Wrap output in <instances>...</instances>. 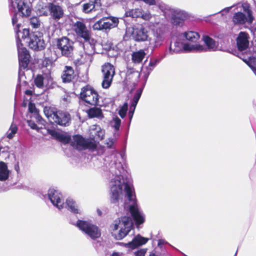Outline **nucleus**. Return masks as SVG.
I'll return each mask as SVG.
<instances>
[{"label": "nucleus", "mask_w": 256, "mask_h": 256, "mask_svg": "<svg viewBox=\"0 0 256 256\" xmlns=\"http://www.w3.org/2000/svg\"><path fill=\"white\" fill-rule=\"evenodd\" d=\"M248 34L246 32H240L236 38L238 48L240 51L246 50L249 45Z\"/></svg>", "instance_id": "16"}, {"label": "nucleus", "mask_w": 256, "mask_h": 256, "mask_svg": "<svg viewBox=\"0 0 256 256\" xmlns=\"http://www.w3.org/2000/svg\"><path fill=\"white\" fill-rule=\"evenodd\" d=\"M202 40L207 48L199 44L192 45L184 44V49L186 51L196 50V52H206L207 49L209 50H214L216 49V42L212 38H210L208 36H204Z\"/></svg>", "instance_id": "11"}, {"label": "nucleus", "mask_w": 256, "mask_h": 256, "mask_svg": "<svg viewBox=\"0 0 256 256\" xmlns=\"http://www.w3.org/2000/svg\"><path fill=\"white\" fill-rule=\"evenodd\" d=\"M19 64V70H28V67L31 58L28 50L25 47H22V44L19 36L16 40Z\"/></svg>", "instance_id": "7"}, {"label": "nucleus", "mask_w": 256, "mask_h": 256, "mask_svg": "<svg viewBox=\"0 0 256 256\" xmlns=\"http://www.w3.org/2000/svg\"><path fill=\"white\" fill-rule=\"evenodd\" d=\"M120 222V220H118V222H116V224H114V226H113V228H112V230L113 231L116 230H117L118 229V224H119Z\"/></svg>", "instance_id": "50"}, {"label": "nucleus", "mask_w": 256, "mask_h": 256, "mask_svg": "<svg viewBox=\"0 0 256 256\" xmlns=\"http://www.w3.org/2000/svg\"><path fill=\"white\" fill-rule=\"evenodd\" d=\"M24 94L28 96H32V95L33 92L32 90H26L25 91Z\"/></svg>", "instance_id": "51"}, {"label": "nucleus", "mask_w": 256, "mask_h": 256, "mask_svg": "<svg viewBox=\"0 0 256 256\" xmlns=\"http://www.w3.org/2000/svg\"><path fill=\"white\" fill-rule=\"evenodd\" d=\"M22 38H27L28 46L34 51L38 52L45 49L46 44L44 38V34L40 31L30 32L29 28H24Z\"/></svg>", "instance_id": "2"}, {"label": "nucleus", "mask_w": 256, "mask_h": 256, "mask_svg": "<svg viewBox=\"0 0 256 256\" xmlns=\"http://www.w3.org/2000/svg\"><path fill=\"white\" fill-rule=\"evenodd\" d=\"M128 104L127 102L124 104L120 108L118 111V114L122 118H124L126 114L128 111Z\"/></svg>", "instance_id": "40"}, {"label": "nucleus", "mask_w": 256, "mask_h": 256, "mask_svg": "<svg viewBox=\"0 0 256 256\" xmlns=\"http://www.w3.org/2000/svg\"><path fill=\"white\" fill-rule=\"evenodd\" d=\"M98 212L99 216H101L102 214V212L99 210H98Z\"/></svg>", "instance_id": "57"}, {"label": "nucleus", "mask_w": 256, "mask_h": 256, "mask_svg": "<svg viewBox=\"0 0 256 256\" xmlns=\"http://www.w3.org/2000/svg\"><path fill=\"white\" fill-rule=\"evenodd\" d=\"M129 211L135 222L136 225L140 226L144 223L145 218L144 216L141 214L138 208L136 206L134 205L130 206Z\"/></svg>", "instance_id": "18"}, {"label": "nucleus", "mask_w": 256, "mask_h": 256, "mask_svg": "<svg viewBox=\"0 0 256 256\" xmlns=\"http://www.w3.org/2000/svg\"><path fill=\"white\" fill-rule=\"evenodd\" d=\"M44 78L42 74H38L34 78V82L35 86L38 88H42L44 87Z\"/></svg>", "instance_id": "31"}, {"label": "nucleus", "mask_w": 256, "mask_h": 256, "mask_svg": "<svg viewBox=\"0 0 256 256\" xmlns=\"http://www.w3.org/2000/svg\"><path fill=\"white\" fill-rule=\"evenodd\" d=\"M76 226L92 240H95L101 236L100 230L99 228L96 225L87 221L78 220Z\"/></svg>", "instance_id": "6"}, {"label": "nucleus", "mask_w": 256, "mask_h": 256, "mask_svg": "<svg viewBox=\"0 0 256 256\" xmlns=\"http://www.w3.org/2000/svg\"><path fill=\"white\" fill-rule=\"evenodd\" d=\"M130 12L131 14V16L132 18H140V17L143 18L144 17V14H142V12L141 9L136 8L134 10H132Z\"/></svg>", "instance_id": "41"}, {"label": "nucleus", "mask_w": 256, "mask_h": 256, "mask_svg": "<svg viewBox=\"0 0 256 256\" xmlns=\"http://www.w3.org/2000/svg\"><path fill=\"white\" fill-rule=\"evenodd\" d=\"M30 24L32 28H37L40 26V21L38 16H34L29 19Z\"/></svg>", "instance_id": "34"}, {"label": "nucleus", "mask_w": 256, "mask_h": 256, "mask_svg": "<svg viewBox=\"0 0 256 256\" xmlns=\"http://www.w3.org/2000/svg\"><path fill=\"white\" fill-rule=\"evenodd\" d=\"M108 148H111V145L108 146Z\"/></svg>", "instance_id": "60"}, {"label": "nucleus", "mask_w": 256, "mask_h": 256, "mask_svg": "<svg viewBox=\"0 0 256 256\" xmlns=\"http://www.w3.org/2000/svg\"><path fill=\"white\" fill-rule=\"evenodd\" d=\"M162 42V37L160 36H156V40H155V46H158Z\"/></svg>", "instance_id": "47"}, {"label": "nucleus", "mask_w": 256, "mask_h": 256, "mask_svg": "<svg viewBox=\"0 0 256 256\" xmlns=\"http://www.w3.org/2000/svg\"><path fill=\"white\" fill-rule=\"evenodd\" d=\"M132 37L135 41L138 42L148 40V32L142 26L136 28L133 31Z\"/></svg>", "instance_id": "14"}, {"label": "nucleus", "mask_w": 256, "mask_h": 256, "mask_svg": "<svg viewBox=\"0 0 256 256\" xmlns=\"http://www.w3.org/2000/svg\"><path fill=\"white\" fill-rule=\"evenodd\" d=\"M112 256H120L118 254L117 252H114L112 254Z\"/></svg>", "instance_id": "54"}, {"label": "nucleus", "mask_w": 256, "mask_h": 256, "mask_svg": "<svg viewBox=\"0 0 256 256\" xmlns=\"http://www.w3.org/2000/svg\"><path fill=\"white\" fill-rule=\"evenodd\" d=\"M66 204L72 212L76 214L78 213V210L76 208L77 206H76L74 201L72 199H67L66 200Z\"/></svg>", "instance_id": "35"}, {"label": "nucleus", "mask_w": 256, "mask_h": 256, "mask_svg": "<svg viewBox=\"0 0 256 256\" xmlns=\"http://www.w3.org/2000/svg\"><path fill=\"white\" fill-rule=\"evenodd\" d=\"M44 112L50 122L62 126H69L71 122V116L68 112L58 110L57 108L46 106Z\"/></svg>", "instance_id": "1"}, {"label": "nucleus", "mask_w": 256, "mask_h": 256, "mask_svg": "<svg viewBox=\"0 0 256 256\" xmlns=\"http://www.w3.org/2000/svg\"><path fill=\"white\" fill-rule=\"evenodd\" d=\"M11 6L14 8H17L18 12H20L22 17L30 16L32 8L24 0H10Z\"/></svg>", "instance_id": "12"}, {"label": "nucleus", "mask_w": 256, "mask_h": 256, "mask_svg": "<svg viewBox=\"0 0 256 256\" xmlns=\"http://www.w3.org/2000/svg\"><path fill=\"white\" fill-rule=\"evenodd\" d=\"M171 15V22L175 26H182L186 18V14L180 10H172Z\"/></svg>", "instance_id": "13"}, {"label": "nucleus", "mask_w": 256, "mask_h": 256, "mask_svg": "<svg viewBox=\"0 0 256 256\" xmlns=\"http://www.w3.org/2000/svg\"><path fill=\"white\" fill-rule=\"evenodd\" d=\"M18 130V128L15 124H12L9 128L8 132H8L7 134V138L11 139L12 138L14 134L17 132Z\"/></svg>", "instance_id": "39"}, {"label": "nucleus", "mask_w": 256, "mask_h": 256, "mask_svg": "<svg viewBox=\"0 0 256 256\" xmlns=\"http://www.w3.org/2000/svg\"><path fill=\"white\" fill-rule=\"evenodd\" d=\"M73 30L78 38H82L84 42H89L92 46V42L94 39L92 38L90 28H88L83 20H78L73 24Z\"/></svg>", "instance_id": "5"}, {"label": "nucleus", "mask_w": 256, "mask_h": 256, "mask_svg": "<svg viewBox=\"0 0 256 256\" xmlns=\"http://www.w3.org/2000/svg\"><path fill=\"white\" fill-rule=\"evenodd\" d=\"M99 98L98 92L90 84H86L81 88L79 98L88 104L97 106Z\"/></svg>", "instance_id": "4"}, {"label": "nucleus", "mask_w": 256, "mask_h": 256, "mask_svg": "<svg viewBox=\"0 0 256 256\" xmlns=\"http://www.w3.org/2000/svg\"><path fill=\"white\" fill-rule=\"evenodd\" d=\"M113 120L114 122L113 127L116 131H118L120 130V127L121 124V120L118 117L116 116L113 118Z\"/></svg>", "instance_id": "44"}, {"label": "nucleus", "mask_w": 256, "mask_h": 256, "mask_svg": "<svg viewBox=\"0 0 256 256\" xmlns=\"http://www.w3.org/2000/svg\"><path fill=\"white\" fill-rule=\"evenodd\" d=\"M10 171L6 164L4 162H0V180L5 181L9 178Z\"/></svg>", "instance_id": "23"}, {"label": "nucleus", "mask_w": 256, "mask_h": 256, "mask_svg": "<svg viewBox=\"0 0 256 256\" xmlns=\"http://www.w3.org/2000/svg\"><path fill=\"white\" fill-rule=\"evenodd\" d=\"M146 252L142 250H138L136 252L135 254L136 256H144Z\"/></svg>", "instance_id": "48"}, {"label": "nucleus", "mask_w": 256, "mask_h": 256, "mask_svg": "<svg viewBox=\"0 0 256 256\" xmlns=\"http://www.w3.org/2000/svg\"><path fill=\"white\" fill-rule=\"evenodd\" d=\"M76 77L74 70L72 66H65L61 75V78L64 83L71 82Z\"/></svg>", "instance_id": "17"}, {"label": "nucleus", "mask_w": 256, "mask_h": 256, "mask_svg": "<svg viewBox=\"0 0 256 256\" xmlns=\"http://www.w3.org/2000/svg\"><path fill=\"white\" fill-rule=\"evenodd\" d=\"M146 54L143 50L134 52L132 54V60L134 63L139 64L142 62Z\"/></svg>", "instance_id": "26"}, {"label": "nucleus", "mask_w": 256, "mask_h": 256, "mask_svg": "<svg viewBox=\"0 0 256 256\" xmlns=\"http://www.w3.org/2000/svg\"><path fill=\"white\" fill-rule=\"evenodd\" d=\"M244 62L252 70L256 66V58L255 57H250L248 60L242 58Z\"/></svg>", "instance_id": "37"}, {"label": "nucleus", "mask_w": 256, "mask_h": 256, "mask_svg": "<svg viewBox=\"0 0 256 256\" xmlns=\"http://www.w3.org/2000/svg\"><path fill=\"white\" fill-rule=\"evenodd\" d=\"M97 146L94 142L86 140L82 150H94L96 148Z\"/></svg>", "instance_id": "38"}, {"label": "nucleus", "mask_w": 256, "mask_h": 256, "mask_svg": "<svg viewBox=\"0 0 256 256\" xmlns=\"http://www.w3.org/2000/svg\"><path fill=\"white\" fill-rule=\"evenodd\" d=\"M46 8L50 18L54 22H58L65 17V10L64 6L58 2H50Z\"/></svg>", "instance_id": "8"}, {"label": "nucleus", "mask_w": 256, "mask_h": 256, "mask_svg": "<svg viewBox=\"0 0 256 256\" xmlns=\"http://www.w3.org/2000/svg\"><path fill=\"white\" fill-rule=\"evenodd\" d=\"M154 64H155L154 62H150V64H149V65L151 66H154Z\"/></svg>", "instance_id": "56"}, {"label": "nucleus", "mask_w": 256, "mask_h": 256, "mask_svg": "<svg viewBox=\"0 0 256 256\" xmlns=\"http://www.w3.org/2000/svg\"><path fill=\"white\" fill-rule=\"evenodd\" d=\"M142 93V90L138 89L136 90L135 94L134 95L132 99V102L131 104V108H134V110H135L136 104L140 98Z\"/></svg>", "instance_id": "33"}, {"label": "nucleus", "mask_w": 256, "mask_h": 256, "mask_svg": "<svg viewBox=\"0 0 256 256\" xmlns=\"http://www.w3.org/2000/svg\"><path fill=\"white\" fill-rule=\"evenodd\" d=\"M130 232V230H128L124 228H121L120 230H119L118 234L115 236V238L116 240H120L124 238Z\"/></svg>", "instance_id": "36"}, {"label": "nucleus", "mask_w": 256, "mask_h": 256, "mask_svg": "<svg viewBox=\"0 0 256 256\" xmlns=\"http://www.w3.org/2000/svg\"><path fill=\"white\" fill-rule=\"evenodd\" d=\"M148 238L142 237L140 234H138L132 240V242L126 244V245L128 248L135 249L138 246L146 244L148 242Z\"/></svg>", "instance_id": "19"}, {"label": "nucleus", "mask_w": 256, "mask_h": 256, "mask_svg": "<svg viewBox=\"0 0 256 256\" xmlns=\"http://www.w3.org/2000/svg\"><path fill=\"white\" fill-rule=\"evenodd\" d=\"M87 114L89 118H99L102 116V110L100 108L94 107L90 108L87 111Z\"/></svg>", "instance_id": "28"}, {"label": "nucleus", "mask_w": 256, "mask_h": 256, "mask_svg": "<svg viewBox=\"0 0 256 256\" xmlns=\"http://www.w3.org/2000/svg\"><path fill=\"white\" fill-rule=\"evenodd\" d=\"M28 126H30V127L31 128L33 129V130H36L37 131H38V130H39L38 128V127L36 124L33 120H28Z\"/></svg>", "instance_id": "46"}, {"label": "nucleus", "mask_w": 256, "mask_h": 256, "mask_svg": "<svg viewBox=\"0 0 256 256\" xmlns=\"http://www.w3.org/2000/svg\"><path fill=\"white\" fill-rule=\"evenodd\" d=\"M14 169L18 172L19 170H20V167H19V164H18V162L15 164Z\"/></svg>", "instance_id": "52"}, {"label": "nucleus", "mask_w": 256, "mask_h": 256, "mask_svg": "<svg viewBox=\"0 0 256 256\" xmlns=\"http://www.w3.org/2000/svg\"><path fill=\"white\" fill-rule=\"evenodd\" d=\"M244 11L248 15V23L251 24L254 18L252 16V12L250 8V6L248 4H245L242 6Z\"/></svg>", "instance_id": "32"}, {"label": "nucleus", "mask_w": 256, "mask_h": 256, "mask_svg": "<svg viewBox=\"0 0 256 256\" xmlns=\"http://www.w3.org/2000/svg\"><path fill=\"white\" fill-rule=\"evenodd\" d=\"M49 200L52 203L59 209L63 208L64 202L62 201L60 194L54 188H50L48 193Z\"/></svg>", "instance_id": "15"}, {"label": "nucleus", "mask_w": 256, "mask_h": 256, "mask_svg": "<svg viewBox=\"0 0 256 256\" xmlns=\"http://www.w3.org/2000/svg\"><path fill=\"white\" fill-rule=\"evenodd\" d=\"M38 121H40L41 120H42V117H41L40 116H38Z\"/></svg>", "instance_id": "58"}, {"label": "nucleus", "mask_w": 256, "mask_h": 256, "mask_svg": "<svg viewBox=\"0 0 256 256\" xmlns=\"http://www.w3.org/2000/svg\"><path fill=\"white\" fill-rule=\"evenodd\" d=\"M118 19L114 16H104L96 22L92 26V28L96 30H110L118 26Z\"/></svg>", "instance_id": "10"}, {"label": "nucleus", "mask_w": 256, "mask_h": 256, "mask_svg": "<svg viewBox=\"0 0 256 256\" xmlns=\"http://www.w3.org/2000/svg\"><path fill=\"white\" fill-rule=\"evenodd\" d=\"M74 42L66 36H62L56 39V49L61 56L72 58L74 56L75 50Z\"/></svg>", "instance_id": "3"}, {"label": "nucleus", "mask_w": 256, "mask_h": 256, "mask_svg": "<svg viewBox=\"0 0 256 256\" xmlns=\"http://www.w3.org/2000/svg\"><path fill=\"white\" fill-rule=\"evenodd\" d=\"M161 240H159L158 242V245H160L162 244V242H161Z\"/></svg>", "instance_id": "59"}, {"label": "nucleus", "mask_w": 256, "mask_h": 256, "mask_svg": "<svg viewBox=\"0 0 256 256\" xmlns=\"http://www.w3.org/2000/svg\"><path fill=\"white\" fill-rule=\"evenodd\" d=\"M73 145L76 144L77 149L82 150L86 140L81 135L76 134L73 136Z\"/></svg>", "instance_id": "25"}, {"label": "nucleus", "mask_w": 256, "mask_h": 256, "mask_svg": "<svg viewBox=\"0 0 256 256\" xmlns=\"http://www.w3.org/2000/svg\"><path fill=\"white\" fill-rule=\"evenodd\" d=\"M28 110L30 113L36 112L37 110L36 108L35 104L32 102H30L28 104Z\"/></svg>", "instance_id": "45"}, {"label": "nucleus", "mask_w": 256, "mask_h": 256, "mask_svg": "<svg viewBox=\"0 0 256 256\" xmlns=\"http://www.w3.org/2000/svg\"><path fill=\"white\" fill-rule=\"evenodd\" d=\"M134 108H131V107L130 108V110L129 111V112H128V116L130 117V119L131 120L132 118V116H133V114H134Z\"/></svg>", "instance_id": "49"}, {"label": "nucleus", "mask_w": 256, "mask_h": 256, "mask_svg": "<svg viewBox=\"0 0 256 256\" xmlns=\"http://www.w3.org/2000/svg\"><path fill=\"white\" fill-rule=\"evenodd\" d=\"M252 72H254V74L256 75V66L254 67V68L252 70Z\"/></svg>", "instance_id": "55"}, {"label": "nucleus", "mask_w": 256, "mask_h": 256, "mask_svg": "<svg viewBox=\"0 0 256 256\" xmlns=\"http://www.w3.org/2000/svg\"><path fill=\"white\" fill-rule=\"evenodd\" d=\"M248 21L245 14L242 12H236L232 18V22L234 26L243 25Z\"/></svg>", "instance_id": "22"}, {"label": "nucleus", "mask_w": 256, "mask_h": 256, "mask_svg": "<svg viewBox=\"0 0 256 256\" xmlns=\"http://www.w3.org/2000/svg\"><path fill=\"white\" fill-rule=\"evenodd\" d=\"M96 0H90L88 2L84 3L82 4V11L83 12L88 14L92 10H95L96 4Z\"/></svg>", "instance_id": "27"}, {"label": "nucleus", "mask_w": 256, "mask_h": 256, "mask_svg": "<svg viewBox=\"0 0 256 256\" xmlns=\"http://www.w3.org/2000/svg\"><path fill=\"white\" fill-rule=\"evenodd\" d=\"M122 186L121 184L114 185L111 189L110 200L112 203L118 202L120 194L122 193Z\"/></svg>", "instance_id": "20"}, {"label": "nucleus", "mask_w": 256, "mask_h": 256, "mask_svg": "<svg viewBox=\"0 0 256 256\" xmlns=\"http://www.w3.org/2000/svg\"><path fill=\"white\" fill-rule=\"evenodd\" d=\"M124 190L128 198L130 201L132 200V190L130 186L128 184L126 183L124 185Z\"/></svg>", "instance_id": "42"}, {"label": "nucleus", "mask_w": 256, "mask_h": 256, "mask_svg": "<svg viewBox=\"0 0 256 256\" xmlns=\"http://www.w3.org/2000/svg\"><path fill=\"white\" fill-rule=\"evenodd\" d=\"M121 221L124 226V228L131 230L132 226L133 223L132 218L128 216H124L121 218Z\"/></svg>", "instance_id": "30"}, {"label": "nucleus", "mask_w": 256, "mask_h": 256, "mask_svg": "<svg viewBox=\"0 0 256 256\" xmlns=\"http://www.w3.org/2000/svg\"><path fill=\"white\" fill-rule=\"evenodd\" d=\"M184 36L190 42H196L200 38V36L197 32L190 31L185 32Z\"/></svg>", "instance_id": "29"}, {"label": "nucleus", "mask_w": 256, "mask_h": 256, "mask_svg": "<svg viewBox=\"0 0 256 256\" xmlns=\"http://www.w3.org/2000/svg\"><path fill=\"white\" fill-rule=\"evenodd\" d=\"M150 18V16L149 14H145L144 16V17L142 18L144 19V20H146L147 18Z\"/></svg>", "instance_id": "53"}, {"label": "nucleus", "mask_w": 256, "mask_h": 256, "mask_svg": "<svg viewBox=\"0 0 256 256\" xmlns=\"http://www.w3.org/2000/svg\"><path fill=\"white\" fill-rule=\"evenodd\" d=\"M12 24L13 25H14L16 24V32L17 34H18V33L19 32H20V28L21 26V24H17V22L18 21V17H17V14H14L12 17Z\"/></svg>", "instance_id": "43"}, {"label": "nucleus", "mask_w": 256, "mask_h": 256, "mask_svg": "<svg viewBox=\"0 0 256 256\" xmlns=\"http://www.w3.org/2000/svg\"><path fill=\"white\" fill-rule=\"evenodd\" d=\"M140 74L137 71H128L126 74L125 80L128 85H134L138 81Z\"/></svg>", "instance_id": "21"}, {"label": "nucleus", "mask_w": 256, "mask_h": 256, "mask_svg": "<svg viewBox=\"0 0 256 256\" xmlns=\"http://www.w3.org/2000/svg\"><path fill=\"white\" fill-rule=\"evenodd\" d=\"M101 72L102 76V86L105 89L108 88L116 74L114 66L110 62H105L102 66Z\"/></svg>", "instance_id": "9"}, {"label": "nucleus", "mask_w": 256, "mask_h": 256, "mask_svg": "<svg viewBox=\"0 0 256 256\" xmlns=\"http://www.w3.org/2000/svg\"><path fill=\"white\" fill-rule=\"evenodd\" d=\"M50 134L58 140L60 142L66 144L70 142L71 138L70 136H66L55 130H52L50 132Z\"/></svg>", "instance_id": "24"}]
</instances>
